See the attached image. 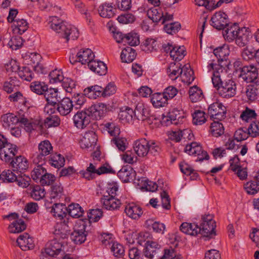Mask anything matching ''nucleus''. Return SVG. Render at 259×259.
<instances>
[{
    "mask_svg": "<svg viewBox=\"0 0 259 259\" xmlns=\"http://www.w3.org/2000/svg\"><path fill=\"white\" fill-rule=\"evenodd\" d=\"M244 188L247 194L254 195L259 191V184L252 180L244 184Z\"/></svg>",
    "mask_w": 259,
    "mask_h": 259,
    "instance_id": "6e6d98bb",
    "label": "nucleus"
},
{
    "mask_svg": "<svg viewBox=\"0 0 259 259\" xmlns=\"http://www.w3.org/2000/svg\"><path fill=\"white\" fill-rule=\"evenodd\" d=\"M136 56L135 50L131 47H128L122 50L120 55V58L122 62L130 63L135 59Z\"/></svg>",
    "mask_w": 259,
    "mask_h": 259,
    "instance_id": "4c0bfd02",
    "label": "nucleus"
},
{
    "mask_svg": "<svg viewBox=\"0 0 259 259\" xmlns=\"http://www.w3.org/2000/svg\"><path fill=\"white\" fill-rule=\"evenodd\" d=\"M245 95L248 101H254L258 96V89L256 86L248 85L246 88Z\"/></svg>",
    "mask_w": 259,
    "mask_h": 259,
    "instance_id": "603ef678",
    "label": "nucleus"
},
{
    "mask_svg": "<svg viewBox=\"0 0 259 259\" xmlns=\"http://www.w3.org/2000/svg\"><path fill=\"white\" fill-rule=\"evenodd\" d=\"M215 227V224H209L207 223H200V226H199L200 229L199 233L205 237L212 238L216 235L214 231Z\"/></svg>",
    "mask_w": 259,
    "mask_h": 259,
    "instance_id": "e433bc0d",
    "label": "nucleus"
},
{
    "mask_svg": "<svg viewBox=\"0 0 259 259\" xmlns=\"http://www.w3.org/2000/svg\"><path fill=\"white\" fill-rule=\"evenodd\" d=\"M210 124V132L213 136L218 137L224 133V127L220 120H214Z\"/></svg>",
    "mask_w": 259,
    "mask_h": 259,
    "instance_id": "09e8293b",
    "label": "nucleus"
},
{
    "mask_svg": "<svg viewBox=\"0 0 259 259\" xmlns=\"http://www.w3.org/2000/svg\"><path fill=\"white\" fill-rule=\"evenodd\" d=\"M209 71H212L211 80L213 87L217 88L222 81V77L227 74L228 66H210Z\"/></svg>",
    "mask_w": 259,
    "mask_h": 259,
    "instance_id": "9d476101",
    "label": "nucleus"
},
{
    "mask_svg": "<svg viewBox=\"0 0 259 259\" xmlns=\"http://www.w3.org/2000/svg\"><path fill=\"white\" fill-rule=\"evenodd\" d=\"M169 117L171 118L174 124L177 125L183 121L184 116L182 114V112L176 109H173L169 112Z\"/></svg>",
    "mask_w": 259,
    "mask_h": 259,
    "instance_id": "13d9d810",
    "label": "nucleus"
},
{
    "mask_svg": "<svg viewBox=\"0 0 259 259\" xmlns=\"http://www.w3.org/2000/svg\"><path fill=\"white\" fill-rule=\"evenodd\" d=\"M99 13L101 17L106 18H111L115 15V10L111 4L104 3L99 6Z\"/></svg>",
    "mask_w": 259,
    "mask_h": 259,
    "instance_id": "72a5a7b5",
    "label": "nucleus"
},
{
    "mask_svg": "<svg viewBox=\"0 0 259 259\" xmlns=\"http://www.w3.org/2000/svg\"><path fill=\"white\" fill-rule=\"evenodd\" d=\"M66 245L60 243L57 240L54 239L49 241L44 251H42L40 255V259H44L47 256H54L59 254L61 252L66 251Z\"/></svg>",
    "mask_w": 259,
    "mask_h": 259,
    "instance_id": "7ed1b4c3",
    "label": "nucleus"
},
{
    "mask_svg": "<svg viewBox=\"0 0 259 259\" xmlns=\"http://www.w3.org/2000/svg\"><path fill=\"white\" fill-rule=\"evenodd\" d=\"M19 122L24 126L25 130L27 132H31L36 127V124L33 121L24 117L20 118Z\"/></svg>",
    "mask_w": 259,
    "mask_h": 259,
    "instance_id": "69168bd1",
    "label": "nucleus"
},
{
    "mask_svg": "<svg viewBox=\"0 0 259 259\" xmlns=\"http://www.w3.org/2000/svg\"><path fill=\"white\" fill-rule=\"evenodd\" d=\"M62 86L66 92L71 93L75 89V81L70 78H64L62 80Z\"/></svg>",
    "mask_w": 259,
    "mask_h": 259,
    "instance_id": "0e129e2a",
    "label": "nucleus"
},
{
    "mask_svg": "<svg viewBox=\"0 0 259 259\" xmlns=\"http://www.w3.org/2000/svg\"><path fill=\"white\" fill-rule=\"evenodd\" d=\"M50 164L56 168L62 167L64 165L65 159L61 154H55L51 156Z\"/></svg>",
    "mask_w": 259,
    "mask_h": 259,
    "instance_id": "4d7b16f0",
    "label": "nucleus"
},
{
    "mask_svg": "<svg viewBox=\"0 0 259 259\" xmlns=\"http://www.w3.org/2000/svg\"><path fill=\"white\" fill-rule=\"evenodd\" d=\"M70 62L74 64L76 62H80L81 65H89L90 63L106 64L98 59H95V55L90 49H80L76 55H72L69 58Z\"/></svg>",
    "mask_w": 259,
    "mask_h": 259,
    "instance_id": "f03ea898",
    "label": "nucleus"
},
{
    "mask_svg": "<svg viewBox=\"0 0 259 259\" xmlns=\"http://www.w3.org/2000/svg\"><path fill=\"white\" fill-rule=\"evenodd\" d=\"M31 197L35 200H39L42 199L46 194L44 188L39 185H34L30 187Z\"/></svg>",
    "mask_w": 259,
    "mask_h": 259,
    "instance_id": "de8ad7c7",
    "label": "nucleus"
},
{
    "mask_svg": "<svg viewBox=\"0 0 259 259\" xmlns=\"http://www.w3.org/2000/svg\"><path fill=\"white\" fill-rule=\"evenodd\" d=\"M185 152L190 155L197 156L196 161H202L204 159H208L209 155L207 152L203 150L202 147L197 142H192L186 145Z\"/></svg>",
    "mask_w": 259,
    "mask_h": 259,
    "instance_id": "0eeeda50",
    "label": "nucleus"
},
{
    "mask_svg": "<svg viewBox=\"0 0 259 259\" xmlns=\"http://www.w3.org/2000/svg\"><path fill=\"white\" fill-rule=\"evenodd\" d=\"M51 212L55 218L62 220L66 215L67 207L63 203H55L52 207Z\"/></svg>",
    "mask_w": 259,
    "mask_h": 259,
    "instance_id": "473e14b6",
    "label": "nucleus"
},
{
    "mask_svg": "<svg viewBox=\"0 0 259 259\" xmlns=\"http://www.w3.org/2000/svg\"><path fill=\"white\" fill-rule=\"evenodd\" d=\"M226 26V28L223 32L224 37L228 41H232L235 39L237 35H238V33H239L238 31H240L241 28L236 23H228Z\"/></svg>",
    "mask_w": 259,
    "mask_h": 259,
    "instance_id": "4be33fe9",
    "label": "nucleus"
},
{
    "mask_svg": "<svg viewBox=\"0 0 259 259\" xmlns=\"http://www.w3.org/2000/svg\"><path fill=\"white\" fill-rule=\"evenodd\" d=\"M49 76L53 82H61L64 79V75L61 69H55L50 72Z\"/></svg>",
    "mask_w": 259,
    "mask_h": 259,
    "instance_id": "774afa93",
    "label": "nucleus"
},
{
    "mask_svg": "<svg viewBox=\"0 0 259 259\" xmlns=\"http://www.w3.org/2000/svg\"><path fill=\"white\" fill-rule=\"evenodd\" d=\"M17 243L21 249L24 251L32 249L34 246L33 239L28 233L20 235L17 238Z\"/></svg>",
    "mask_w": 259,
    "mask_h": 259,
    "instance_id": "5701e85b",
    "label": "nucleus"
},
{
    "mask_svg": "<svg viewBox=\"0 0 259 259\" xmlns=\"http://www.w3.org/2000/svg\"><path fill=\"white\" fill-rule=\"evenodd\" d=\"M164 10V8L159 6H153L148 10L147 15L153 22L157 23L160 21L163 17Z\"/></svg>",
    "mask_w": 259,
    "mask_h": 259,
    "instance_id": "cd10ccee",
    "label": "nucleus"
},
{
    "mask_svg": "<svg viewBox=\"0 0 259 259\" xmlns=\"http://www.w3.org/2000/svg\"><path fill=\"white\" fill-rule=\"evenodd\" d=\"M189 98L192 102H196L203 98L201 90L197 86H193L189 91Z\"/></svg>",
    "mask_w": 259,
    "mask_h": 259,
    "instance_id": "864d4df0",
    "label": "nucleus"
},
{
    "mask_svg": "<svg viewBox=\"0 0 259 259\" xmlns=\"http://www.w3.org/2000/svg\"><path fill=\"white\" fill-rule=\"evenodd\" d=\"M118 118L123 123H131L136 119L134 110L128 107H124L120 109L118 113Z\"/></svg>",
    "mask_w": 259,
    "mask_h": 259,
    "instance_id": "a878e982",
    "label": "nucleus"
},
{
    "mask_svg": "<svg viewBox=\"0 0 259 259\" xmlns=\"http://www.w3.org/2000/svg\"><path fill=\"white\" fill-rule=\"evenodd\" d=\"M183 73L181 75L182 81L188 84H190L194 80V71L191 68V66H183Z\"/></svg>",
    "mask_w": 259,
    "mask_h": 259,
    "instance_id": "37998d69",
    "label": "nucleus"
},
{
    "mask_svg": "<svg viewBox=\"0 0 259 259\" xmlns=\"http://www.w3.org/2000/svg\"><path fill=\"white\" fill-rule=\"evenodd\" d=\"M134 112L136 119L144 121L149 116L150 111L143 103H139L137 104Z\"/></svg>",
    "mask_w": 259,
    "mask_h": 259,
    "instance_id": "bb28decb",
    "label": "nucleus"
},
{
    "mask_svg": "<svg viewBox=\"0 0 259 259\" xmlns=\"http://www.w3.org/2000/svg\"><path fill=\"white\" fill-rule=\"evenodd\" d=\"M2 40L4 46H7L13 50L20 49L23 45V39L21 36L11 37L10 34H5Z\"/></svg>",
    "mask_w": 259,
    "mask_h": 259,
    "instance_id": "f3484780",
    "label": "nucleus"
},
{
    "mask_svg": "<svg viewBox=\"0 0 259 259\" xmlns=\"http://www.w3.org/2000/svg\"><path fill=\"white\" fill-rule=\"evenodd\" d=\"M17 150L16 146L8 142L7 139L1 135V155H4L1 160L9 163L16 154Z\"/></svg>",
    "mask_w": 259,
    "mask_h": 259,
    "instance_id": "39448f33",
    "label": "nucleus"
},
{
    "mask_svg": "<svg viewBox=\"0 0 259 259\" xmlns=\"http://www.w3.org/2000/svg\"><path fill=\"white\" fill-rule=\"evenodd\" d=\"M26 225L23 220L18 219L13 221L9 226V230L12 233H19L25 230Z\"/></svg>",
    "mask_w": 259,
    "mask_h": 259,
    "instance_id": "79ce46f5",
    "label": "nucleus"
},
{
    "mask_svg": "<svg viewBox=\"0 0 259 259\" xmlns=\"http://www.w3.org/2000/svg\"><path fill=\"white\" fill-rule=\"evenodd\" d=\"M44 95L47 102L51 104L57 103L58 98H60L58 89L54 88H48Z\"/></svg>",
    "mask_w": 259,
    "mask_h": 259,
    "instance_id": "c03bdc74",
    "label": "nucleus"
},
{
    "mask_svg": "<svg viewBox=\"0 0 259 259\" xmlns=\"http://www.w3.org/2000/svg\"><path fill=\"white\" fill-rule=\"evenodd\" d=\"M91 117L87 110L78 111L73 117L74 125L78 128H84L91 122Z\"/></svg>",
    "mask_w": 259,
    "mask_h": 259,
    "instance_id": "f8f14e48",
    "label": "nucleus"
},
{
    "mask_svg": "<svg viewBox=\"0 0 259 259\" xmlns=\"http://www.w3.org/2000/svg\"><path fill=\"white\" fill-rule=\"evenodd\" d=\"M72 100L69 98H64L57 103V110L63 116L68 115L73 109Z\"/></svg>",
    "mask_w": 259,
    "mask_h": 259,
    "instance_id": "412c9836",
    "label": "nucleus"
},
{
    "mask_svg": "<svg viewBox=\"0 0 259 259\" xmlns=\"http://www.w3.org/2000/svg\"><path fill=\"white\" fill-rule=\"evenodd\" d=\"M30 88L31 90L37 95H44L48 89V85L44 82L39 81H33L31 83Z\"/></svg>",
    "mask_w": 259,
    "mask_h": 259,
    "instance_id": "49530a36",
    "label": "nucleus"
},
{
    "mask_svg": "<svg viewBox=\"0 0 259 259\" xmlns=\"http://www.w3.org/2000/svg\"><path fill=\"white\" fill-rule=\"evenodd\" d=\"M151 102L154 107L160 108L167 104V100L163 93H156L152 95Z\"/></svg>",
    "mask_w": 259,
    "mask_h": 259,
    "instance_id": "ea45409f",
    "label": "nucleus"
},
{
    "mask_svg": "<svg viewBox=\"0 0 259 259\" xmlns=\"http://www.w3.org/2000/svg\"><path fill=\"white\" fill-rule=\"evenodd\" d=\"M100 201L103 206L108 210H115L118 209L121 204L120 201L115 197L110 195L103 194Z\"/></svg>",
    "mask_w": 259,
    "mask_h": 259,
    "instance_id": "6ab92c4d",
    "label": "nucleus"
},
{
    "mask_svg": "<svg viewBox=\"0 0 259 259\" xmlns=\"http://www.w3.org/2000/svg\"><path fill=\"white\" fill-rule=\"evenodd\" d=\"M50 27L58 34L61 37L68 42L69 39L75 40L79 36L77 29L69 23L58 19L57 17H53L50 22Z\"/></svg>",
    "mask_w": 259,
    "mask_h": 259,
    "instance_id": "f257e3e1",
    "label": "nucleus"
},
{
    "mask_svg": "<svg viewBox=\"0 0 259 259\" xmlns=\"http://www.w3.org/2000/svg\"><path fill=\"white\" fill-rule=\"evenodd\" d=\"M105 127L110 135L114 137V138L117 137L120 133V130L119 126L114 123H106L105 124Z\"/></svg>",
    "mask_w": 259,
    "mask_h": 259,
    "instance_id": "338daca9",
    "label": "nucleus"
},
{
    "mask_svg": "<svg viewBox=\"0 0 259 259\" xmlns=\"http://www.w3.org/2000/svg\"><path fill=\"white\" fill-rule=\"evenodd\" d=\"M186 55V51L184 46L176 47L170 51V56L175 62L182 60Z\"/></svg>",
    "mask_w": 259,
    "mask_h": 259,
    "instance_id": "a19ab883",
    "label": "nucleus"
},
{
    "mask_svg": "<svg viewBox=\"0 0 259 259\" xmlns=\"http://www.w3.org/2000/svg\"><path fill=\"white\" fill-rule=\"evenodd\" d=\"M86 225L82 220H78L74 226L73 232L71 234V239L76 244H81L87 239V233L85 231Z\"/></svg>",
    "mask_w": 259,
    "mask_h": 259,
    "instance_id": "20e7f679",
    "label": "nucleus"
},
{
    "mask_svg": "<svg viewBox=\"0 0 259 259\" xmlns=\"http://www.w3.org/2000/svg\"><path fill=\"white\" fill-rule=\"evenodd\" d=\"M230 52L229 46L223 45L214 49L213 54L217 57L219 64L224 63V65H230L231 61L228 59Z\"/></svg>",
    "mask_w": 259,
    "mask_h": 259,
    "instance_id": "ddd939ff",
    "label": "nucleus"
},
{
    "mask_svg": "<svg viewBox=\"0 0 259 259\" xmlns=\"http://www.w3.org/2000/svg\"><path fill=\"white\" fill-rule=\"evenodd\" d=\"M15 78L11 77L9 81H6L3 85V90L8 94H11L18 90V85L16 84Z\"/></svg>",
    "mask_w": 259,
    "mask_h": 259,
    "instance_id": "052dcab7",
    "label": "nucleus"
},
{
    "mask_svg": "<svg viewBox=\"0 0 259 259\" xmlns=\"http://www.w3.org/2000/svg\"><path fill=\"white\" fill-rule=\"evenodd\" d=\"M12 27L15 33L21 35L27 30L28 23L25 19L18 18L13 23Z\"/></svg>",
    "mask_w": 259,
    "mask_h": 259,
    "instance_id": "2f4dec72",
    "label": "nucleus"
},
{
    "mask_svg": "<svg viewBox=\"0 0 259 259\" xmlns=\"http://www.w3.org/2000/svg\"><path fill=\"white\" fill-rule=\"evenodd\" d=\"M63 195V188L60 184H56L51 187L50 193V197L51 200H58Z\"/></svg>",
    "mask_w": 259,
    "mask_h": 259,
    "instance_id": "3c124183",
    "label": "nucleus"
},
{
    "mask_svg": "<svg viewBox=\"0 0 259 259\" xmlns=\"http://www.w3.org/2000/svg\"><path fill=\"white\" fill-rule=\"evenodd\" d=\"M110 248L115 257H121L123 256L124 249L121 244L115 242L113 243Z\"/></svg>",
    "mask_w": 259,
    "mask_h": 259,
    "instance_id": "e2e57ef3",
    "label": "nucleus"
},
{
    "mask_svg": "<svg viewBox=\"0 0 259 259\" xmlns=\"http://www.w3.org/2000/svg\"><path fill=\"white\" fill-rule=\"evenodd\" d=\"M219 94L224 98H229L234 97L236 94V85L234 80L231 79L226 80L217 87Z\"/></svg>",
    "mask_w": 259,
    "mask_h": 259,
    "instance_id": "423d86ee",
    "label": "nucleus"
},
{
    "mask_svg": "<svg viewBox=\"0 0 259 259\" xmlns=\"http://www.w3.org/2000/svg\"><path fill=\"white\" fill-rule=\"evenodd\" d=\"M44 162H39V163H35L37 165L34 167L33 170L31 172V177L35 181L40 180L43 175L47 171L46 168L43 167Z\"/></svg>",
    "mask_w": 259,
    "mask_h": 259,
    "instance_id": "a18cd8bd",
    "label": "nucleus"
},
{
    "mask_svg": "<svg viewBox=\"0 0 259 259\" xmlns=\"http://www.w3.org/2000/svg\"><path fill=\"white\" fill-rule=\"evenodd\" d=\"M125 40V44H127L131 46H137L140 43L139 36L137 33L131 32L126 34Z\"/></svg>",
    "mask_w": 259,
    "mask_h": 259,
    "instance_id": "680f3d73",
    "label": "nucleus"
},
{
    "mask_svg": "<svg viewBox=\"0 0 259 259\" xmlns=\"http://www.w3.org/2000/svg\"><path fill=\"white\" fill-rule=\"evenodd\" d=\"M10 164L14 168V170L21 172L27 169L28 167V161L23 156H17L15 160L12 159Z\"/></svg>",
    "mask_w": 259,
    "mask_h": 259,
    "instance_id": "c85d7f7f",
    "label": "nucleus"
},
{
    "mask_svg": "<svg viewBox=\"0 0 259 259\" xmlns=\"http://www.w3.org/2000/svg\"><path fill=\"white\" fill-rule=\"evenodd\" d=\"M180 229L184 233L191 236H196L200 232L199 226L195 223L184 222L181 224Z\"/></svg>",
    "mask_w": 259,
    "mask_h": 259,
    "instance_id": "c756f323",
    "label": "nucleus"
},
{
    "mask_svg": "<svg viewBox=\"0 0 259 259\" xmlns=\"http://www.w3.org/2000/svg\"><path fill=\"white\" fill-rule=\"evenodd\" d=\"M20 118L13 113H8L1 116L3 125L5 128L13 126L19 122Z\"/></svg>",
    "mask_w": 259,
    "mask_h": 259,
    "instance_id": "f704fd0d",
    "label": "nucleus"
},
{
    "mask_svg": "<svg viewBox=\"0 0 259 259\" xmlns=\"http://www.w3.org/2000/svg\"><path fill=\"white\" fill-rule=\"evenodd\" d=\"M149 144V141L144 138L139 139L134 142V151L139 157H145L148 153Z\"/></svg>",
    "mask_w": 259,
    "mask_h": 259,
    "instance_id": "a211bd4d",
    "label": "nucleus"
},
{
    "mask_svg": "<svg viewBox=\"0 0 259 259\" xmlns=\"http://www.w3.org/2000/svg\"><path fill=\"white\" fill-rule=\"evenodd\" d=\"M124 211L128 217L135 220L140 218L143 212L142 208L134 203L126 205Z\"/></svg>",
    "mask_w": 259,
    "mask_h": 259,
    "instance_id": "393cba45",
    "label": "nucleus"
},
{
    "mask_svg": "<svg viewBox=\"0 0 259 259\" xmlns=\"http://www.w3.org/2000/svg\"><path fill=\"white\" fill-rule=\"evenodd\" d=\"M97 141V136L93 131H89L84 134L80 141V145L82 149L94 148Z\"/></svg>",
    "mask_w": 259,
    "mask_h": 259,
    "instance_id": "dca6fc26",
    "label": "nucleus"
},
{
    "mask_svg": "<svg viewBox=\"0 0 259 259\" xmlns=\"http://www.w3.org/2000/svg\"><path fill=\"white\" fill-rule=\"evenodd\" d=\"M183 70L181 66H169L167 69V73L171 80H176L181 75Z\"/></svg>",
    "mask_w": 259,
    "mask_h": 259,
    "instance_id": "5fc2aeb1",
    "label": "nucleus"
},
{
    "mask_svg": "<svg viewBox=\"0 0 259 259\" xmlns=\"http://www.w3.org/2000/svg\"><path fill=\"white\" fill-rule=\"evenodd\" d=\"M208 114L212 120H222L226 117V108L221 103L215 102L209 106Z\"/></svg>",
    "mask_w": 259,
    "mask_h": 259,
    "instance_id": "6e6552de",
    "label": "nucleus"
},
{
    "mask_svg": "<svg viewBox=\"0 0 259 259\" xmlns=\"http://www.w3.org/2000/svg\"><path fill=\"white\" fill-rule=\"evenodd\" d=\"M102 88L95 85L89 87L84 89V95L91 99H96L97 97L102 96Z\"/></svg>",
    "mask_w": 259,
    "mask_h": 259,
    "instance_id": "58836bf2",
    "label": "nucleus"
},
{
    "mask_svg": "<svg viewBox=\"0 0 259 259\" xmlns=\"http://www.w3.org/2000/svg\"><path fill=\"white\" fill-rule=\"evenodd\" d=\"M140 47L143 51L149 53L156 51L158 46L156 40L152 38H147L142 42Z\"/></svg>",
    "mask_w": 259,
    "mask_h": 259,
    "instance_id": "c9c22d12",
    "label": "nucleus"
},
{
    "mask_svg": "<svg viewBox=\"0 0 259 259\" xmlns=\"http://www.w3.org/2000/svg\"><path fill=\"white\" fill-rule=\"evenodd\" d=\"M211 25L218 30L224 29L229 23L227 15L222 11H219L213 15L211 18Z\"/></svg>",
    "mask_w": 259,
    "mask_h": 259,
    "instance_id": "9b49d317",
    "label": "nucleus"
},
{
    "mask_svg": "<svg viewBox=\"0 0 259 259\" xmlns=\"http://www.w3.org/2000/svg\"><path fill=\"white\" fill-rule=\"evenodd\" d=\"M68 214L72 218H78L83 213L81 207L77 203H72L67 207Z\"/></svg>",
    "mask_w": 259,
    "mask_h": 259,
    "instance_id": "8fccbe9b",
    "label": "nucleus"
},
{
    "mask_svg": "<svg viewBox=\"0 0 259 259\" xmlns=\"http://www.w3.org/2000/svg\"><path fill=\"white\" fill-rule=\"evenodd\" d=\"M205 112L201 110H196L193 114V123L195 125H201L205 122L206 118Z\"/></svg>",
    "mask_w": 259,
    "mask_h": 259,
    "instance_id": "bf43d9fd",
    "label": "nucleus"
},
{
    "mask_svg": "<svg viewBox=\"0 0 259 259\" xmlns=\"http://www.w3.org/2000/svg\"><path fill=\"white\" fill-rule=\"evenodd\" d=\"M117 176L123 182L127 183L135 179L136 171L130 166H125L118 172Z\"/></svg>",
    "mask_w": 259,
    "mask_h": 259,
    "instance_id": "b1692460",
    "label": "nucleus"
},
{
    "mask_svg": "<svg viewBox=\"0 0 259 259\" xmlns=\"http://www.w3.org/2000/svg\"><path fill=\"white\" fill-rule=\"evenodd\" d=\"M235 38L236 44L240 47H244L248 44L251 35L245 27L241 28Z\"/></svg>",
    "mask_w": 259,
    "mask_h": 259,
    "instance_id": "7c9ffc66",
    "label": "nucleus"
},
{
    "mask_svg": "<svg viewBox=\"0 0 259 259\" xmlns=\"http://www.w3.org/2000/svg\"><path fill=\"white\" fill-rule=\"evenodd\" d=\"M90 117L98 120L102 117L107 110V105L103 103L92 105L87 109Z\"/></svg>",
    "mask_w": 259,
    "mask_h": 259,
    "instance_id": "2eb2a0df",
    "label": "nucleus"
},
{
    "mask_svg": "<svg viewBox=\"0 0 259 259\" xmlns=\"http://www.w3.org/2000/svg\"><path fill=\"white\" fill-rule=\"evenodd\" d=\"M13 72H17L19 76L23 80L30 81L33 78V73L26 66H11Z\"/></svg>",
    "mask_w": 259,
    "mask_h": 259,
    "instance_id": "aec40b11",
    "label": "nucleus"
},
{
    "mask_svg": "<svg viewBox=\"0 0 259 259\" xmlns=\"http://www.w3.org/2000/svg\"><path fill=\"white\" fill-rule=\"evenodd\" d=\"M240 76L246 82H252L258 76V71L255 66H243Z\"/></svg>",
    "mask_w": 259,
    "mask_h": 259,
    "instance_id": "4468645a",
    "label": "nucleus"
},
{
    "mask_svg": "<svg viewBox=\"0 0 259 259\" xmlns=\"http://www.w3.org/2000/svg\"><path fill=\"white\" fill-rule=\"evenodd\" d=\"M38 149V154L34 157V163L45 161L46 156L52 152L53 147L49 141L45 140L39 144Z\"/></svg>",
    "mask_w": 259,
    "mask_h": 259,
    "instance_id": "1a4fd4ad",
    "label": "nucleus"
}]
</instances>
